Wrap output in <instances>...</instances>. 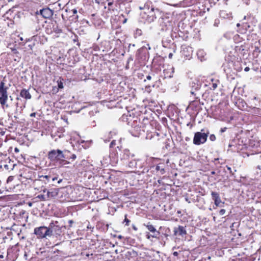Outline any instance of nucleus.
Here are the masks:
<instances>
[{"label":"nucleus","mask_w":261,"mask_h":261,"mask_svg":"<svg viewBox=\"0 0 261 261\" xmlns=\"http://www.w3.org/2000/svg\"><path fill=\"white\" fill-rule=\"evenodd\" d=\"M53 31L57 34H59L62 32V30L59 28L58 25H53Z\"/></svg>","instance_id":"obj_26"},{"label":"nucleus","mask_w":261,"mask_h":261,"mask_svg":"<svg viewBox=\"0 0 261 261\" xmlns=\"http://www.w3.org/2000/svg\"><path fill=\"white\" fill-rule=\"evenodd\" d=\"M249 70H250V68L248 67H246L244 69V71L246 72L248 71Z\"/></svg>","instance_id":"obj_49"},{"label":"nucleus","mask_w":261,"mask_h":261,"mask_svg":"<svg viewBox=\"0 0 261 261\" xmlns=\"http://www.w3.org/2000/svg\"><path fill=\"white\" fill-rule=\"evenodd\" d=\"M17 205H22L23 203H25L28 200L27 194L24 193H17Z\"/></svg>","instance_id":"obj_17"},{"label":"nucleus","mask_w":261,"mask_h":261,"mask_svg":"<svg viewBox=\"0 0 261 261\" xmlns=\"http://www.w3.org/2000/svg\"><path fill=\"white\" fill-rule=\"evenodd\" d=\"M8 99L7 87H5L3 82H0V102L2 105H4Z\"/></svg>","instance_id":"obj_8"},{"label":"nucleus","mask_w":261,"mask_h":261,"mask_svg":"<svg viewBox=\"0 0 261 261\" xmlns=\"http://www.w3.org/2000/svg\"><path fill=\"white\" fill-rule=\"evenodd\" d=\"M56 179H57V177H53V178H52V180H53V181H54V180H56Z\"/></svg>","instance_id":"obj_62"},{"label":"nucleus","mask_w":261,"mask_h":261,"mask_svg":"<svg viewBox=\"0 0 261 261\" xmlns=\"http://www.w3.org/2000/svg\"><path fill=\"white\" fill-rule=\"evenodd\" d=\"M41 178H46V179L48 180V179L50 178L49 176L45 175V176H41Z\"/></svg>","instance_id":"obj_45"},{"label":"nucleus","mask_w":261,"mask_h":261,"mask_svg":"<svg viewBox=\"0 0 261 261\" xmlns=\"http://www.w3.org/2000/svg\"><path fill=\"white\" fill-rule=\"evenodd\" d=\"M20 95L21 97L25 98V99H30L31 98V95L28 90L25 89H23L21 91Z\"/></svg>","instance_id":"obj_21"},{"label":"nucleus","mask_w":261,"mask_h":261,"mask_svg":"<svg viewBox=\"0 0 261 261\" xmlns=\"http://www.w3.org/2000/svg\"><path fill=\"white\" fill-rule=\"evenodd\" d=\"M76 155L74 154H73L71 155V156H69V160L72 159V160H74L76 159Z\"/></svg>","instance_id":"obj_41"},{"label":"nucleus","mask_w":261,"mask_h":261,"mask_svg":"<svg viewBox=\"0 0 261 261\" xmlns=\"http://www.w3.org/2000/svg\"><path fill=\"white\" fill-rule=\"evenodd\" d=\"M133 228L134 229H135L136 230H137V227L135 225H133Z\"/></svg>","instance_id":"obj_60"},{"label":"nucleus","mask_w":261,"mask_h":261,"mask_svg":"<svg viewBox=\"0 0 261 261\" xmlns=\"http://www.w3.org/2000/svg\"><path fill=\"white\" fill-rule=\"evenodd\" d=\"M124 223L125 222V225H127V226H128L129 225V222H130V220H128L127 218V215H125V219L124 220Z\"/></svg>","instance_id":"obj_34"},{"label":"nucleus","mask_w":261,"mask_h":261,"mask_svg":"<svg viewBox=\"0 0 261 261\" xmlns=\"http://www.w3.org/2000/svg\"><path fill=\"white\" fill-rule=\"evenodd\" d=\"M87 229H93L94 228V227L93 226H92L90 224H89L87 226Z\"/></svg>","instance_id":"obj_43"},{"label":"nucleus","mask_w":261,"mask_h":261,"mask_svg":"<svg viewBox=\"0 0 261 261\" xmlns=\"http://www.w3.org/2000/svg\"><path fill=\"white\" fill-rule=\"evenodd\" d=\"M211 173L212 175H215L216 172H215V171H213L211 172Z\"/></svg>","instance_id":"obj_58"},{"label":"nucleus","mask_w":261,"mask_h":261,"mask_svg":"<svg viewBox=\"0 0 261 261\" xmlns=\"http://www.w3.org/2000/svg\"><path fill=\"white\" fill-rule=\"evenodd\" d=\"M17 236L19 237L20 238L23 239L24 238V236L20 237L19 233H17Z\"/></svg>","instance_id":"obj_55"},{"label":"nucleus","mask_w":261,"mask_h":261,"mask_svg":"<svg viewBox=\"0 0 261 261\" xmlns=\"http://www.w3.org/2000/svg\"><path fill=\"white\" fill-rule=\"evenodd\" d=\"M226 167H227V170L229 171L230 173L232 175H233V173L231 170V168L228 166H227Z\"/></svg>","instance_id":"obj_42"},{"label":"nucleus","mask_w":261,"mask_h":261,"mask_svg":"<svg viewBox=\"0 0 261 261\" xmlns=\"http://www.w3.org/2000/svg\"><path fill=\"white\" fill-rule=\"evenodd\" d=\"M144 226H146V227L147 228V229L152 233L151 234V236L152 238H158L160 232L159 231H157L156 229L155 228L154 226H153L152 224H151L149 222L147 223V224H144Z\"/></svg>","instance_id":"obj_14"},{"label":"nucleus","mask_w":261,"mask_h":261,"mask_svg":"<svg viewBox=\"0 0 261 261\" xmlns=\"http://www.w3.org/2000/svg\"><path fill=\"white\" fill-rule=\"evenodd\" d=\"M211 196L216 206L222 207L223 206L224 202H222L220 195L218 192L212 191Z\"/></svg>","instance_id":"obj_13"},{"label":"nucleus","mask_w":261,"mask_h":261,"mask_svg":"<svg viewBox=\"0 0 261 261\" xmlns=\"http://www.w3.org/2000/svg\"><path fill=\"white\" fill-rule=\"evenodd\" d=\"M165 164L164 163H159L156 166L150 167V169H152V171L155 172L156 174L163 175L165 173Z\"/></svg>","instance_id":"obj_11"},{"label":"nucleus","mask_w":261,"mask_h":261,"mask_svg":"<svg viewBox=\"0 0 261 261\" xmlns=\"http://www.w3.org/2000/svg\"><path fill=\"white\" fill-rule=\"evenodd\" d=\"M74 223L73 221L72 220H70L68 221V223L69 224V227H71L72 226V224Z\"/></svg>","instance_id":"obj_44"},{"label":"nucleus","mask_w":261,"mask_h":261,"mask_svg":"<svg viewBox=\"0 0 261 261\" xmlns=\"http://www.w3.org/2000/svg\"><path fill=\"white\" fill-rule=\"evenodd\" d=\"M211 259V257L210 256H208L206 260H210Z\"/></svg>","instance_id":"obj_64"},{"label":"nucleus","mask_w":261,"mask_h":261,"mask_svg":"<svg viewBox=\"0 0 261 261\" xmlns=\"http://www.w3.org/2000/svg\"><path fill=\"white\" fill-rule=\"evenodd\" d=\"M17 42H19V48H22L23 47V44H24V41L23 40V39L22 37H19V40H17Z\"/></svg>","instance_id":"obj_27"},{"label":"nucleus","mask_w":261,"mask_h":261,"mask_svg":"<svg viewBox=\"0 0 261 261\" xmlns=\"http://www.w3.org/2000/svg\"><path fill=\"white\" fill-rule=\"evenodd\" d=\"M172 56H173V54L172 53H170L168 55V57L169 59H171L172 58Z\"/></svg>","instance_id":"obj_51"},{"label":"nucleus","mask_w":261,"mask_h":261,"mask_svg":"<svg viewBox=\"0 0 261 261\" xmlns=\"http://www.w3.org/2000/svg\"><path fill=\"white\" fill-rule=\"evenodd\" d=\"M151 78H152V76L150 75H148L146 76V79L148 80H150L151 79Z\"/></svg>","instance_id":"obj_46"},{"label":"nucleus","mask_w":261,"mask_h":261,"mask_svg":"<svg viewBox=\"0 0 261 261\" xmlns=\"http://www.w3.org/2000/svg\"><path fill=\"white\" fill-rule=\"evenodd\" d=\"M173 254L174 256H176L178 255V253L177 252H176V251H175V252H174L173 253Z\"/></svg>","instance_id":"obj_50"},{"label":"nucleus","mask_w":261,"mask_h":261,"mask_svg":"<svg viewBox=\"0 0 261 261\" xmlns=\"http://www.w3.org/2000/svg\"><path fill=\"white\" fill-rule=\"evenodd\" d=\"M147 163L143 162L141 160H132L128 164L130 168L134 169V172L138 174L147 173L149 169L146 166Z\"/></svg>","instance_id":"obj_3"},{"label":"nucleus","mask_w":261,"mask_h":261,"mask_svg":"<svg viewBox=\"0 0 261 261\" xmlns=\"http://www.w3.org/2000/svg\"><path fill=\"white\" fill-rule=\"evenodd\" d=\"M115 144H116V141L113 140L110 144V148H112L114 145H115Z\"/></svg>","instance_id":"obj_40"},{"label":"nucleus","mask_w":261,"mask_h":261,"mask_svg":"<svg viewBox=\"0 0 261 261\" xmlns=\"http://www.w3.org/2000/svg\"><path fill=\"white\" fill-rule=\"evenodd\" d=\"M54 12L53 10L46 7L40 10L39 14L45 19H50L54 14Z\"/></svg>","instance_id":"obj_12"},{"label":"nucleus","mask_w":261,"mask_h":261,"mask_svg":"<svg viewBox=\"0 0 261 261\" xmlns=\"http://www.w3.org/2000/svg\"><path fill=\"white\" fill-rule=\"evenodd\" d=\"M236 105L241 110L245 109L247 108V103L242 99H238L236 102Z\"/></svg>","instance_id":"obj_20"},{"label":"nucleus","mask_w":261,"mask_h":261,"mask_svg":"<svg viewBox=\"0 0 261 261\" xmlns=\"http://www.w3.org/2000/svg\"><path fill=\"white\" fill-rule=\"evenodd\" d=\"M133 59L132 57H130L128 59V62H129V61H133Z\"/></svg>","instance_id":"obj_54"},{"label":"nucleus","mask_w":261,"mask_h":261,"mask_svg":"<svg viewBox=\"0 0 261 261\" xmlns=\"http://www.w3.org/2000/svg\"><path fill=\"white\" fill-rule=\"evenodd\" d=\"M202 82L197 79H194L190 83V87L191 88L190 93L191 94L195 96L196 99L199 97L197 96L199 95V91L201 87Z\"/></svg>","instance_id":"obj_5"},{"label":"nucleus","mask_w":261,"mask_h":261,"mask_svg":"<svg viewBox=\"0 0 261 261\" xmlns=\"http://www.w3.org/2000/svg\"><path fill=\"white\" fill-rule=\"evenodd\" d=\"M14 179V176H9V177L8 178L7 180V185L8 186H9L10 184V182L11 181H12Z\"/></svg>","instance_id":"obj_30"},{"label":"nucleus","mask_w":261,"mask_h":261,"mask_svg":"<svg viewBox=\"0 0 261 261\" xmlns=\"http://www.w3.org/2000/svg\"><path fill=\"white\" fill-rule=\"evenodd\" d=\"M28 214L26 213L25 211H22L20 212L19 216H17V219H21L23 221V219L25 221L26 218H28Z\"/></svg>","instance_id":"obj_24"},{"label":"nucleus","mask_w":261,"mask_h":261,"mask_svg":"<svg viewBox=\"0 0 261 261\" xmlns=\"http://www.w3.org/2000/svg\"><path fill=\"white\" fill-rule=\"evenodd\" d=\"M17 188H18V187H22V185L21 184V185H19V184H17Z\"/></svg>","instance_id":"obj_63"},{"label":"nucleus","mask_w":261,"mask_h":261,"mask_svg":"<svg viewBox=\"0 0 261 261\" xmlns=\"http://www.w3.org/2000/svg\"><path fill=\"white\" fill-rule=\"evenodd\" d=\"M15 165H16V164L13 163V162H9L8 164H5L4 165V168L6 170H9V169L12 170L14 168Z\"/></svg>","instance_id":"obj_25"},{"label":"nucleus","mask_w":261,"mask_h":261,"mask_svg":"<svg viewBox=\"0 0 261 261\" xmlns=\"http://www.w3.org/2000/svg\"><path fill=\"white\" fill-rule=\"evenodd\" d=\"M118 132L116 129H114L113 130L110 131L109 133V137L112 138L113 136L116 135Z\"/></svg>","instance_id":"obj_29"},{"label":"nucleus","mask_w":261,"mask_h":261,"mask_svg":"<svg viewBox=\"0 0 261 261\" xmlns=\"http://www.w3.org/2000/svg\"><path fill=\"white\" fill-rule=\"evenodd\" d=\"M14 24V21H12V22L11 23H8V25L10 26L11 25H13Z\"/></svg>","instance_id":"obj_57"},{"label":"nucleus","mask_w":261,"mask_h":261,"mask_svg":"<svg viewBox=\"0 0 261 261\" xmlns=\"http://www.w3.org/2000/svg\"><path fill=\"white\" fill-rule=\"evenodd\" d=\"M137 123V121H134L132 124V128L129 130L130 133L134 137H139L141 134V132L144 131Z\"/></svg>","instance_id":"obj_10"},{"label":"nucleus","mask_w":261,"mask_h":261,"mask_svg":"<svg viewBox=\"0 0 261 261\" xmlns=\"http://www.w3.org/2000/svg\"><path fill=\"white\" fill-rule=\"evenodd\" d=\"M141 35H142V31L139 29H136V32H135V35H136L135 37H136L137 36H140Z\"/></svg>","instance_id":"obj_33"},{"label":"nucleus","mask_w":261,"mask_h":261,"mask_svg":"<svg viewBox=\"0 0 261 261\" xmlns=\"http://www.w3.org/2000/svg\"><path fill=\"white\" fill-rule=\"evenodd\" d=\"M146 237H147V239H150V237H151V234H146Z\"/></svg>","instance_id":"obj_56"},{"label":"nucleus","mask_w":261,"mask_h":261,"mask_svg":"<svg viewBox=\"0 0 261 261\" xmlns=\"http://www.w3.org/2000/svg\"><path fill=\"white\" fill-rule=\"evenodd\" d=\"M113 5V3H112V2H109V3H108V5H109V6H111V5Z\"/></svg>","instance_id":"obj_61"},{"label":"nucleus","mask_w":261,"mask_h":261,"mask_svg":"<svg viewBox=\"0 0 261 261\" xmlns=\"http://www.w3.org/2000/svg\"><path fill=\"white\" fill-rule=\"evenodd\" d=\"M51 237V230H50L49 226H45V229H44V233L42 236V239H48Z\"/></svg>","instance_id":"obj_19"},{"label":"nucleus","mask_w":261,"mask_h":261,"mask_svg":"<svg viewBox=\"0 0 261 261\" xmlns=\"http://www.w3.org/2000/svg\"><path fill=\"white\" fill-rule=\"evenodd\" d=\"M67 150L62 151L60 149H53L49 151L47 154L48 159L51 162H59L60 164H65L66 159H69Z\"/></svg>","instance_id":"obj_2"},{"label":"nucleus","mask_w":261,"mask_h":261,"mask_svg":"<svg viewBox=\"0 0 261 261\" xmlns=\"http://www.w3.org/2000/svg\"><path fill=\"white\" fill-rule=\"evenodd\" d=\"M102 0H95V3L99 4L100 3H102Z\"/></svg>","instance_id":"obj_47"},{"label":"nucleus","mask_w":261,"mask_h":261,"mask_svg":"<svg viewBox=\"0 0 261 261\" xmlns=\"http://www.w3.org/2000/svg\"><path fill=\"white\" fill-rule=\"evenodd\" d=\"M151 49L149 44L147 45L146 46H143L139 48L137 53V57L138 58H140L142 60H146L147 58L148 53L146 51V50H150Z\"/></svg>","instance_id":"obj_9"},{"label":"nucleus","mask_w":261,"mask_h":261,"mask_svg":"<svg viewBox=\"0 0 261 261\" xmlns=\"http://www.w3.org/2000/svg\"><path fill=\"white\" fill-rule=\"evenodd\" d=\"M140 10H143V13L145 16L143 17L146 18L148 22H152L157 17L161 15V11L158 8L155 9L150 3H147L144 6H139Z\"/></svg>","instance_id":"obj_1"},{"label":"nucleus","mask_w":261,"mask_h":261,"mask_svg":"<svg viewBox=\"0 0 261 261\" xmlns=\"http://www.w3.org/2000/svg\"><path fill=\"white\" fill-rule=\"evenodd\" d=\"M23 46L24 47H22V49H24V50H28L32 49V47L33 46V45L30 44V41L29 40H27V39H25V42L24 44H23Z\"/></svg>","instance_id":"obj_22"},{"label":"nucleus","mask_w":261,"mask_h":261,"mask_svg":"<svg viewBox=\"0 0 261 261\" xmlns=\"http://www.w3.org/2000/svg\"><path fill=\"white\" fill-rule=\"evenodd\" d=\"M210 132L207 129L203 128L200 132L195 133L193 138V143L196 145L204 143L207 139Z\"/></svg>","instance_id":"obj_4"},{"label":"nucleus","mask_w":261,"mask_h":261,"mask_svg":"<svg viewBox=\"0 0 261 261\" xmlns=\"http://www.w3.org/2000/svg\"><path fill=\"white\" fill-rule=\"evenodd\" d=\"M174 234L175 236H183L187 234L185 228L182 226H178L174 228Z\"/></svg>","instance_id":"obj_15"},{"label":"nucleus","mask_w":261,"mask_h":261,"mask_svg":"<svg viewBox=\"0 0 261 261\" xmlns=\"http://www.w3.org/2000/svg\"><path fill=\"white\" fill-rule=\"evenodd\" d=\"M225 212H226L225 210H224V209H221V210H220V211H219V215H220V216L224 215L225 214Z\"/></svg>","instance_id":"obj_39"},{"label":"nucleus","mask_w":261,"mask_h":261,"mask_svg":"<svg viewBox=\"0 0 261 261\" xmlns=\"http://www.w3.org/2000/svg\"><path fill=\"white\" fill-rule=\"evenodd\" d=\"M7 47L14 53H16V34L13 33L7 39Z\"/></svg>","instance_id":"obj_7"},{"label":"nucleus","mask_w":261,"mask_h":261,"mask_svg":"<svg viewBox=\"0 0 261 261\" xmlns=\"http://www.w3.org/2000/svg\"><path fill=\"white\" fill-rule=\"evenodd\" d=\"M25 203H27L28 204L29 206H30V207L32 205V202H27L26 201V202H25Z\"/></svg>","instance_id":"obj_53"},{"label":"nucleus","mask_w":261,"mask_h":261,"mask_svg":"<svg viewBox=\"0 0 261 261\" xmlns=\"http://www.w3.org/2000/svg\"><path fill=\"white\" fill-rule=\"evenodd\" d=\"M58 86L59 89H62L63 88V84L61 81H58Z\"/></svg>","instance_id":"obj_36"},{"label":"nucleus","mask_w":261,"mask_h":261,"mask_svg":"<svg viewBox=\"0 0 261 261\" xmlns=\"http://www.w3.org/2000/svg\"><path fill=\"white\" fill-rule=\"evenodd\" d=\"M197 55L198 58L202 61L204 60V57L206 55V54L203 49H199L197 51Z\"/></svg>","instance_id":"obj_23"},{"label":"nucleus","mask_w":261,"mask_h":261,"mask_svg":"<svg viewBox=\"0 0 261 261\" xmlns=\"http://www.w3.org/2000/svg\"><path fill=\"white\" fill-rule=\"evenodd\" d=\"M257 169H259V170H260V169H261V166H260V165H258V166H257Z\"/></svg>","instance_id":"obj_59"},{"label":"nucleus","mask_w":261,"mask_h":261,"mask_svg":"<svg viewBox=\"0 0 261 261\" xmlns=\"http://www.w3.org/2000/svg\"><path fill=\"white\" fill-rule=\"evenodd\" d=\"M45 226H41L35 228L34 230V233L36 236L37 238L39 239H42V236L44 233Z\"/></svg>","instance_id":"obj_16"},{"label":"nucleus","mask_w":261,"mask_h":261,"mask_svg":"<svg viewBox=\"0 0 261 261\" xmlns=\"http://www.w3.org/2000/svg\"><path fill=\"white\" fill-rule=\"evenodd\" d=\"M72 12L74 14H76L77 13V10L76 9H73L72 10Z\"/></svg>","instance_id":"obj_52"},{"label":"nucleus","mask_w":261,"mask_h":261,"mask_svg":"<svg viewBox=\"0 0 261 261\" xmlns=\"http://www.w3.org/2000/svg\"><path fill=\"white\" fill-rule=\"evenodd\" d=\"M209 139L211 141H215L216 139V137L215 135L212 134L210 136Z\"/></svg>","instance_id":"obj_35"},{"label":"nucleus","mask_w":261,"mask_h":261,"mask_svg":"<svg viewBox=\"0 0 261 261\" xmlns=\"http://www.w3.org/2000/svg\"><path fill=\"white\" fill-rule=\"evenodd\" d=\"M49 226L50 230H51L52 237L55 236L56 237L60 236L62 232V228L63 227L65 228V226H60L57 221H51L49 223Z\"/></svg>","instance_id":"obj_6"},{"label":"nucleus","mask_w":261,"mask_h":261,"mask_svg":"<svg viewBox=\"0 0 261 261\" xmlns=\"http://www.w3.org/2000/svg\"><path fill=\"white\" fill-rule=\"evenodd\" d=\"M25 158L21 154L20 158H19V160H17V162L21 163V164H23V162H24Z\"/></svg>","instance_id":"obj_32"},{"label":"nucleus","mask_w":261,"mask_h":261,"mask_svg":"<svg viewBox=\"0 0 261 261\" xmlns=\"http://www.w3.org/2000/svg\"><path fill=\"white\" fill-rule=\"evenodd\" d=\"M211 80H212V82H213V83H212L213 90H215L217 87V86H218L217 83L219 82V81H218V80H216L215 82H213L214 81V80L212 79Z\"/></svg>","instance_id":"obj_28"},{"label":"nucleus","mask_w":261,"mask_h":261,"mask_svg":"<svg viewBox=\"0 0 261 261\" xmlns=\"http://www.w3.org/2000/svg\"><path fill=\"white\" fill-rule=\"evenodd\" d=\"M134 156V154H132L128 149H124L122 152V154H120L121 160H129L130 158Z\"/></svg>","instance_id":"obj_18"},{"label":"nucleus","mask_w":261,"mask_h":261,"mask_svg":"<svg viewBox=\"0 0 261 261\" xmlns=\"http://www.w3.org/2000/svg\"><path fill=\"white\" fill-rule=\"evenodd\" d=\"M37 197L39 198V199L43 200V201H45L46 200V198H45V196L44 195H39L37 196Z\"/></svg>","instance_id":"obj_37"},{"label":"nucleus","mask_w":261,"mask_h":261,"mask_svg":"<svg viewBox=\"0 0 261 261\" xmlns=\"http://www.w3.org/2000/svg\"><path fill=\"white\" fill-rule=\"evenodd\" d=\"M36 115V113H32L30 114V117H35Z\"/></svg>","instance_id":"obj_48"},{"label":"nucleus","mask_w":261,"mask_h":261,"mask_svg":"<svg viewBox=\"0 0 261 261\" xmlns=\"http://www.w3.org/2000/svg\"><path fill=\"white\" fill-rule=\"evenodd\" d=\"M227 129V128L226 127L221 128L219 131V133L220 134H222L223 133L225 132Z\"/></svg>","instance_id":"obj_38"},{"label":"nucleus","mask_w":261,"mask_h":261,"mask_svg":"<svg viewBox=\"0 0 261 261\" xmlns=\"http://www.w3.org/2000/svg\"><path fill=\"white\" fill-rule=\"evenodd\" d=\"M47 197L48 198H49V197H54L57 194V193H55L54 192L47 191Z\"/></svg>","instance_id":"obj_31"}]
</instances>
